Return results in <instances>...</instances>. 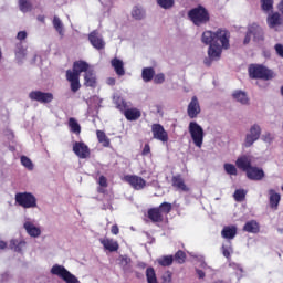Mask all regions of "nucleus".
Returning a JSON list of instances; mask_svg holds the SVG:
<instances>
[{
    "label": "nucleus",
    "mask_w": 283,
    "mask_h": 283,
    "mask_svg": "<svg viewBox=\"0 0 283 283\" xmlns=\"http://www.w3.org/2000/svg\"><path fill=\"white\" fill-rule=\"evenodd\" d=\"M119 265L124 271H127L129 269V263L132 262V259H129L127 255H119Z\"/></svg>",
    "instance_id": "40"
},
{
    "label": "nucleus",
    "mask_w": 283,
    "mask_h": 283,
    "mask_svg": "<svg viewBox=\"0 0 283 283\" xmlns=\"http://www.w3.org/2000/svg\"><path fill=\"white\" fill-rule=\"evenodd\" d=\"M235 202H244L247 198V191L244 189H237L233 193Z\"/></svg>",
    "instance_id": "38"
},
{
    "label": "nucleus",
    "mask_w": 283,
    "mask_h": 283,
    "mask_svg": "<svg viewBox=\"0 0 283 283\" xmlns=\"http://www.w3.org/2000/svg\"><path fill=\"white\" fill-rule=\"evenodd\" d=\"M97 81H96V73L94 70H90L84 74V86L92 87L93 90L96 88Z\"/></svg>",
    "instance_id": "19"
},
{
    "label": "nucleus",
    "mask_w": 283,
    "mask_h": 283,
    "mask_svg": "<svg viewBox=\"0 0 283 283\" xmlns=\"http://www.w3.org/2000/svg\"><path fill=\"white\" fill-rule=\"evenodd\" d=\"M30 101H36V103H42L43 105L52 103L54 101V94L42 91H32L29 93Z\"/></svg>",
    "instance_id": "8"
},
{
    "label": "nucleus",
    "mask_w": 283,
    "mask_h": 283,
    "mask_svg": "<svg viewBox=\"0 0 283 283\" xmlns=\"http://www.w3.org/2000/svg\"><path fill=\"white\" fill-rule=\"evenodd\" d=\"M233 98L238 103H241V105H249V97L247 96L245 92L242 91H235L233 93Z\"/></svg>",
    "instance_id": "30"
},
{
    "label": "nucleus",
    "mask_w": 283,
    "mask_h": 283,
    "mask_svg": "<svg viewBox=\"0 0 283 283\" xmlns=\"http://www.w3.org/2000/svg\"><path fill=\"white\" fill-rule=\"evenodd\" d=\"M96 136H97L98 143H101V145H103V147H109V145H112L109 137H107L105 132L96 130Z\"/></svg>",
    "instance_id": "31"
},
{
    "label": "nucleus",
    "mask_w": 283,
    "mask_h": 283,
    "mask_svg": "<svg viewBox=\"0 0 283 283\" xmlns=\"http://www.w3.org/2000/svg\"><path fill=\"white\" fill-rule=\"evenodd\" d=\"M171 186L177 191H182L184 193H189V191H191V189L185 182V178H182V175L180 174L172 176Z\"/></svg>",
    "instance_id": "11"
},
{
    "label": "nucleus",
    "mask_w": 283,
    "mask_h": 283,
    "mask_svg": "<svg viewBox=\"0 0 283 283\" xmlns=\"http://www.w3.org/2000/svg\"><path fill=\"white\" fill-rule=\"evenodd\" d=\"M196 272H197V275H198L199 280L205 279V272L202 270L197 269Z\"/></svg>",
    "instance_id": "60"
},
{
    "label": "nucleus",
    "mask_w": 283,
    "mask_h": 283,
    "mask_svg": "<svg viewBox=\"0 0 283 283\" xmlns=\"http://www.w3.org/2000/svg\"><path fill=\"white\" fill-rule=\"evenodd\" d=\"M159 209V212L161 216H169L171 213V209H174V206L170 202H163L160 206L157 207Z\"/></svg>",
    "instance_id": "33"
},
{
    "label": "nucleus",
    "mask_w": 283,
    "mask_h": 283,
    "mask_svg": "<svg viewBox=\"0 0 283 283\" xmlns=\"http://www.w3.org/2000/svg\"><path fill=\"white\" fill-rule=\"evenodd\" d=\"M223 169L228 176H238V168L233 164H224Z\"/></svg>",
    "instance_id": "39"
},
{
    "label": "nucleus",
    "mask_w": 283,
    "mask_h": 283,
    "mask_svg": "<svg viewBox=\"0 0 283 283\" xmlns=\"http://www.w3.org/2000/svg\"><path fill=\"white\" fill-rule=\"evenodd\" d=\"M15 202L19 207H23V209H35L36 197L32 192H18L15 195Z\"/></svg>",
    "instance_id": "6"
},
{
    "label": "nucleus",
    "mask_w": 283,
    "mask_h": 283,
    "mask_svg": "<svg viewBox=\"0 0 283 283\" xmlns=\"http://www.w3.org/2000/svg\"><path fill=\"white\" fill-rule=\"evenodd\" d=\"M146 280L148 283H158V277H156V270H154V268H147Z\"/></svg>",
    "instance_id": "35"
},
{
    "label": "nucleus",
    "mask_w": 283,
    "mask_h": 283,
    "mask_svg": "<svg viewBox=\"0 0 283 283\" xmlns=\"http://www.w3.org/2000/svg\"><path fill=\"white\" fill-rule=\"evenodd\" d=\"M20 160H21V165H23V167L29 169V171H32V169H34V164H32V159L31 158H28L27 156H22L20 158Z\"/></svg>",
    "instance_id": "43"
},
{
    "label": "nucleus",
    "mask_w": 283,
    "mask_h": 283,
    "mask_svg": "<svg viewBox=\"0 0 283 283\" xmlns=\"http://www.w3.org/2000/svg\"><path fill=\"white\" fill-rule=\"evenodd\" d=\"M202 112L200 108V101H198L197 96H192L190 103L188 104L187 107V115L193 119L198 118V115Z\"/></svg>",
    "instance_id": "12"
},
{
    "label": "nucleus",
    "mask_w": 283,
    "mask_h": 283,
    "mask_svg": "<svg viewBox=\"0 0 283 283\" xmlns=\"http://www.w3.org/2000/svg\"><path fill=\"white\" fill-rule=\"evenodd\" d=\"M269 196L270 208H272L274 211H277V208L280 207V200H282V196L277 193L274 189L269 190Z\"/></svg>",
    "instance_id": "17"
},
{
    "label": "nucleus",
    "mask_w": 283,
    "mask_h": 283,
    "mask_svg": "<svg viewBox=\"0 0 283 283\" xmlns=\"http://www.w3.org/2000/svg\"><path fill=\"white\" fill-rule=\"evenodd\" d=\"M23 228L31 238H39L41 235V228L34 226L31 221H25Z\"/></svg>",
    "instance_id": "21"
},
{
    "label": "nucleus",
    "mask_w": 283,
    "mask_h": 283,
    "mask_svg": "<svg viewBox=\"0 0 283 283\" xmlns=\"http://www.w3.org/2000/svg\"><path fill=\"white\" fill-rule=\"evenodd\" d=\"M153 78H154V83L156 85H161V83H165V74H163V73H158Z\"/></svg>",
    "instance_id": "48"
},
{
    "label": "nucleus",
    "mask_w": 283,
    "mask_h": 283,
    "mask_svg": "<svg viewBox=\"0 0 283 283\" xmlns=\"http://www.w3.org/2000/svg\"><path fill=\"white\" fill-rule=\"evenodd\" d=\"M154 76H156V71L154 67H144L142 71V78L144 83H149L154 81Z\"/></svg>",
    "instance_id": "26"
},
{
    "label": "nucleus",
    "mask_w": 283,
    "mask_h": 283,
    "mask_svg": "<svg viewBox=\"0 0 283 283\" xmlns=\"http://www.w3.org/2000/svg\"><path fill=\"white\" fill-rule=\"evenodd\" d=\"M279 10H280V12H282L283 13V0L280 2V4H279Z\"/></svg>",
    "instance_id": "63"
},
{
    "label": "nucleus",
    "mask_w": 283,
    "mask_h": 283,
    "mask_svg": "<svg viewBox=\"0 0 283 283\" xmlns=\"http://www.w3.org/2000/svg\"><path fill=\"white\" fill-rule=\"evenodd\" d=\"M147 217L150 219V221H153L154 223L156 222H164L165 221V217L161 214L160 210L158 209V207L155 208H150L147 211Z\"/></svg>",
    "instance_id": "20"
},
{
    "label": "nucleus",
    "mask_w": 283,
    "mask_h": 283,
    "mask_svg": "<svg viewBox=\"0 0 283 283\" xmlns=\"http://www.w3.org/2000/svg\"><path fill=\"white\" fill-rule=\"evenodd\" d=\"M248 74L249 77L253 80L271 81V78H273V71L262 64H250Z\"/></svg>",
    "instance_id": "4"
},
{
    "label": "nucleus",
    "mask_w": 283,
    "mask_h": 283,
    "mask_svg": "<svg viewBox=\"0 0 283 283\" xmlns=\"http://www.w3.org/2000/svg\"><path fill=\"white\" fill-rule=\"evenodd\" d=\"M117 109H119V112H123L125 114V112H127V109H129L127 106V102H125L123 99L120 102H118Z\"/></svg>",
    "instance_id": "49"
},
{
    "label": "nucleus",
    "mask_w": 283,
    "mask_h": 283,
    "mask_svg": "<svg viewBox=\"0 0 283 283\" xmlns=\"http://www.w3.org/2000/svg\"><path fill=\"white\" fill-rule=\"evenodd\" d=\"M186 260H187V254L182 250H179L175 254V262H177V264H185Z\"/></svg>",
    "instance_id": "44"
},
{
    "label": "nucleus",
    "mask_w": 283,
    "mask_h": 283,
    "mask_svg": "<svg viewBox=\"0 0 283 283\" xmlns=\"http://www.w3.org/2000/svg\"><path fill=\"white\" fill-rule=\"evenodd\" d=\"M261 8L263 12H271L273 10V0H261Z\"/></svg>",
    "instance_id": "45"
},
{
    "label": "nucleus",
    "mask_w": 283,
    "mask_h": 283,
    "mask_svg": "<svg viewBox=\"0 0 283 283\" xmlns=\"http://www.w3.org/2000/svg\"><path fill=\"white\" fill-rule=\"evenodd\" d=\"M243 231H247V233H260V223L255 220L248 221L243 227Z\"/></svg>",
    "instance_id": "27"
},
{
    "label": "nucleus",
    "mask_w": 283,
    "mask_h": 283,
    "mask_svg": "<svg viewBox=\"0 0 283 283\" xmlns=\"http://www.w3.org/2000/svg\"><path fill=\"white\" fill-rule=\"evenodd\" d=\"M283 23V19H282V15L277 12L275 13H272L269 18H268V24L271 27V28H275L277 25H282Z\"/></svg>",
    "instance_id": "28"
},
{
    "label": "nucleus",
    "mask_w": 283,
    "mask_h": 283,
    "mask_svg": "<svg viewBox=\"0 0 283 283\" xmlns=\"http://www.w3.org/2000/svg\"><path fill=\"white\" fill-rule=\"evenodd\" d=\"M18 41H25L28 39V32L25 31H20L17 34Z\"/></svg>",
    "instance_id": "53"
},
{
    "label": "nucleus",
    "mask_w": 283,
    "mask_h": 283,
    "mask_svg": "<svg viewBox=\"0 0 283 283\" xmlns=\"http://www.w3.org/2000/svg\"><path fill=\"white\" fill-rule=\"evenodd\" d=\"M107 85H116V78L114 77H108L107 81H106Z\"/></svg>",
    "instance_id": "59"
},
{
    "label": "nucleus",
    "mask_w": 283,
    "mask_h": 283,
    "mask_svg": "<svg viewBox=\"0 0 283 283\" xmlns=\"http://www.w3.org/2000/svg\"><path fill=\"white\" fill-rule=\"evenodd\" d=\"M245 174L249 180H262L264 178V170L255 166H252Z\"/></svg>",
    "instance_id": "16"
},
{
    "label": "nucleus",
    "mask_w": 283,
    "mask_h": 283,
    "mask_svg": "<svg viewBox=\"0 0 283 283\" xmlns=\"http://www.w3.org/2000/svg\"><path fill=\"white\" fill-rule=\"evenodd\" d=\"M69 127L73 134H76L77 136H78V134H81V124H78L76 118H74V117L69 118Z\"/></svg>",
    "instance_id": "32"
},
{
    "label": "nucleus",
    "mask_w": 283,
    "mask_h": 283,
    "mask_svg": "<svg viewBox=\"0 0 283 283\" xmlns=\"http://www.w3.org/2000/svg\"><path fill=\"white\" fill-rule=\"evenodd\" d=\"M88 41L95 50H105V41L98 35L97 31H93L88 34Z\"/></svg>",
    "instance_id": "14"
},
{
    "label": "nucleus",
    "mask_w": 283,
    "mask_h": 283,
    "mask_svg": "<svg viewBox=\"0 0 283 283\" xmlns=\"http://www.w3.org/2000/svg\"><path fill=\"white\" fill-rule=\"evenodd\" d=\"M250 34L253 36L254 41H264V30L258 23H252L248 25Z\"/></svg>",
    "instance_id": "15"
},
{
    "label": "nucleus",
    "mask_w": 283,
    "mask_h": 283,
    "mask_svg": "<svg viewBox=\"0 0 283 283\" xmlns=\"http://www.w3.org/2000/svg\"><path fill=\"white\" fill-rule=\"evenodd\" d=\"M274 50H275L276 54H277L281 59H283V44H280V43L275 44V45H274Z\"/></svg>",
    "instance_id": "51"
},
{
    "label": "nucleus",
    "mask_w": 283,
    "mask_h": 283,
    "mask_svg": "<svg viewBox=\"0 0 283 283\" xmlns=\"http://www.w3.org/2000/svg\"><path fill=\"white\" fill-rule=\"evenodd\" d=\"M262 135V128L260 125L254 124L250 128V133L245 136V147H252L253 143L260 140V136Z\"/></svg>",
    "instance_id": "9"
},
{
    "label": "nucleus",
    "mask_w": 283,
    "mask_h": 283,
    "mask_svg": "<svg viewBox=\"0 0 283 283\" xmlns=\"http://www.w3.org/2000/svg\"><path fill=\"white\" fill-rule=\"evenodd\" d=\"M124 116L126 120H138V118L143 116V113H140V109L138 108H128L124 112Z\"/></svg>",
    "instance_id": "24"
},
{
    "label": "nucleus",
    "mask_w": 283,
    "mask_h": 283,
    "mask_svg": "<svg viewBox=\"0 0 283 283\" xmlns=\"http://www.w3.org/2000/svg\"><path fill=\"white\" fill-rule=\"evenodd\" d=\"M153 137L160 143H167L169 140V134L165 130V127L160 124L151 125Z\"/></svg>",
    "instance_id": "10"
},
{
    "label": "nucleus",
    "mask_w": 283,
    "mask_h": 283,
    "mask_svg": "<svg viewBox=\"0 0 283 283\" xmlns=\"http://www.w3.org/2000/svg\"><path fill=\"white\" fill-rule=\"evenodd\" d=\"M221 235L226 240H233V238H235V235H238V227H235V226L223 227V229L221 231Z\"/></svg>",
    "instance_id": "23"
},
{
    "label": "nucleus",
    "mask_w": 283,
    "mask_h": 283,
    "mask_svg": "<svg viewBox=\"0 0 283 283\" xmlns=\"http://www.w3.org/2000/svg\"><path fill=\"white\" fill-rule=\"evenodd\" d=\"M53 28L54 30H56V32L60 34V36L64 35V31H63V22L61 21L60 17H54L53 18Z\"/></svg>",
    "instance_id": "34"
},
{
    "label": "nucleus",
    "mask_w": 283,
    "mask_h": 283,
    "mask_svg": "<svg viewBox=\"0 0 283 283\" xmlns=\"http://www.w3.org/2000/svg\"><path fill=\"white\" fill-rule=\"evenodd\" d=\"M157 3L164 9V10H171L174 8V4L176 3L174 0H157Z\"/></svg>",
    "instance_id": "42"
},
{
    "label": "nucleus",
    "mask_w": 283,
    "mask_h": 283,
    "mask_svg": "<svg viewBox=\"0 0 283 283\" xmlns=\"http://www.w3.org/2000/svg\"><path fill=\"white\" fill-rule=\"evenodd\" d=\"M224 258H227L229 260V258H231V254L233 253V250H223L222 251Z\"/></svg>",
    "instance_id": "58"
},
{
    "label": "nucleus",
    "mask_w": 283,
    "mask_h": 283,
    "mask_svg": "<svg viewBox=\"0 0 283 283\" xmlns=\"http://www.w3.org/2000/svg\"><path fill=\"white\" fill-rule=\"evenodd\" d=\"M188 132L192 138V143L199 149L202 147V143H205V129L196 122H190L188 126Z\"/></svg>",
    "instance_id": "5"
},
{
    "label": "nucleus",
    "mask_w": 283,
    "mask_h": 283,
    "mask_svg": "<svg viewBox=\"0 0 283 283\" xmlns=\"http://www.w3.org/2000/svg\"><path fill=\"white\" fill-rule=\"evenodd\" d=\"M18 6L23 13L32 10V2H30V0H18Z\"/></svg>",
    "instance_id": "36"
},
{
    "label": "nucleus",
    "mask_w": 283,
    "mask_h": 283,
    "mask_svg": "<svg viewBox=\"0 0 283 283\" xmlns=\"http://www.w3.org/2000/svg\"><path fill=\"white\" fill-rule=\"evenodd\" d=\"M90 72V64L83 60L73 63V70L66 71V81L70 83L71 92L76 94L81 90V74Z\"/></svg>",
    "instance_id": "2"
},
{
    "label": "nucleus",
    "mask_w": 283,
    "mask_h": 283,
    "mask_svg": "<svg viewBox=\"0 0 283 283\" xmlns=\"http://www.w3.org/2000/svg\"><path fill=\"white\" fill-rule=\"evenodd\" d=\"M73 151L75 156L82 159L90 158V147L83 142H75L73 144Z\"/></svg>",
    "instance_id": "13"
},
{
    "label": "nucleus",
    "mask_w": 283,
    "mask_h": 283,
    "mask_svg": "<svg viewBox=\"0 0 283 283\" xmlns=\"http://www.w3.org/2000/svg\"><path fill=\"white\" fill-rule=\"evenodd\" d=\"M38 21L45 23V15H38Z\"/></svg>",
    "instance_id": "62"
},
{
    "label": "nucleus",
    "mask_w": 283,
    "mask_h": 283,
    "mask_svg": "<svg viewBox=\"0 0 283 283\" xmlns=\"http://www.w3.org/2000/svg\"><path fill=\"white\" fill-rule=\"evenodd\" d=\"M235 165L238 169H241V171H244L247 174L248 170L252 167L251 157L243 155L237 159Z\"/></svg>",
    "instance_id": "18"
},
{
    "label": "nucleus",
    "mask_w": 283,
    "mask_h": 283,
    "mask_svg": "<svg viewBox=\"0 0 283 283\" xmlns=\"http://www.w3.org/2000/svg\"><path fill=\"white\" fill-rule=\"evenodd\" d=\"M149 154H151V147L149 146V144H145L142 156H149Z\"/></svg>",
    "instance_id": "54"
},
{
    "label": "nucleus",
    "mask_w": 283,
    "mask_h": 283,
    "mask_svg": "<svg viewBox=\"0 0 283 283\" xmlns=\"http://www.w3.org/2000/svg\"><path fill=\"white\" fill-rule=\"evenodd\" d=\"M125 182H127L135 191H140L147 187V181L138 175L124 176Z\"/></svg>",
    "instance_id": "7"
},
{
    "label": "nucleus",
    "mask_w": 283,
    "mask_h": 283,
    "mask_svg": "<svg viewBox=\"0 0 283 283\" xmlns=\"http://www.w3.org/2000/svg\"><path fill=\"white\" fill-rule=\"evenodd\" d=\"M63 281L66 283H81V281H78V279L70 271L65 274Z\"/></svg>",
    "instance_id": "46"
},
{
    "label": "nucleus",
    "mask_w": 283,
    "mask_h": 283,
    "mask_svg": "<svg viewBox=\"0 0 283 283\" xmlns=\"http://www.w3.org/2000/svg\"><path fill=\"white\" fill-rule=\"evenodd\" d=\"M231 39V32L227 29L219 28L213 31H205L201 35V43L209 45L208 48V59L205 61L206 65H211V61H220L222 57V50H229L231 44L229 43Z\"/></svg>",
    "instance_id": "1"
},
{
    "label": "nucleus",
    "mask_w": 283,
    "mask_h": 283,
    "mask_svg": "<svg viewBox=\"0 0 283 283\" xmlns=\"http://www.w3.org/2000/svg\"><path fill=\"white\" fill-rule=\"evenodd\" d=\"M157 262L160 266H171V264H174V255L161 256Z\"/></svg>",
    "instance_id": "37"
},
{
    "label": "nucleus",
    "mask_w": 283,
    "mask_h": 283,
    "mask_svg": "<svg viewBox=\"0 0 283 283\" xmlns=\"http://www.w3.org/2000/svg\"><path fill=\"white\" fill-rule=\"evenodd\" d=\"M98 185H99V187L107 188V177L103 176V175L99 176Z\"/></svg>",
    "instance_id": "52"
},
{
    "label": "nucleus",
    "mask_w": 283,
    "mask_h": 283,
    "mask_svg": "<svg viewBox=\"0 0 283 283\" xmlns=\"http://www.w3.org/2000/svg\"><path fill=\"white\" fill-rule=\"evenodd\" d=\"M111 233H112L113 235H118V233H120V229L118 228V224L112 226V228H111Z\"/></svg>",
    "instance_id": "56"
},
{
    "label": "nucleus",
    "mask_w": 283,
    "mask_h": 283,
    "mask_svg": "<svg viewBox=\"0 0 283 283\" xmlns=\"http://www.w3.org/2000/svg\"><path fill=\"white\" fill-rule=\"evenodd\" d=\"M163 283H171V272L164 273Z\"/></svg>",
    "instance_id": "55"
},
{
    "label": "nucleus",
    "mask_w": 283,
    "mask_h": 283,
    "mask_svg": "<svg viewBox=\"0 0 283 283\" xmlns=\"http://www.w3.org/2000/svg\"><path fill=\"white\" fill-rule=\"evenodd\" d=\"M230 266H232L234 269V271H237V275H239V277H242V266H240V264L238 263H230Z\"/></svg>",
    "instance_id": "50"
},
{
    "label": "nucleus",
    "mask_w": 283,
    "mask_h": 283,
    "mask_svg": "<svg viewBox=\"0 0 283 283\" xmlns=\"http://www.w3.org/2000/svg\"><path fill=\"white\" fill-rule=\"evenodd\" d=\"M132 17L134 19H137V21H140V19H143V17H144L143 10H140L139 8L133 9Z\"/></svg>",
    "instance_id": "47"
},
{
    "label": "nucleus",
    "mask_w": 283,
    "mask_h": 283,
    "mask_svg": "<svg viewBox=\"0 0 283 283\" xmlns=\"http://www.w3.org/2000/svg\"><path fill=\"white\" fill-rule=\"evenodd\" d=\"M188 19H190L193 25L200 27L209 23V21H211V15L205 7L199 4L197 8H193L188 12Z\"/></svg>",
    "instance_id": "3"
},
{
    "label": "nucleus",
    "mask_w": 283,
    "mask_h": 283,
    "mask_svg": "<svg viewBox=\"0 0 283 283\" xmlns=\"http://www.w3.org/2000/svg\"><path fill=\"white\" fill-rule=\"evenodd\" d=\"M67 269L63 265L54 264L51 268V275H57V277H61V280H64L65 275H67Z\"/></svg>",
    "instance_id": "25"
},
{
    "label": "nucleus",
    "mask_w": 283,
    "mask_h": 283,
    "mask_svg": "<svg viewBox=\"0 0 283 283\" xmlns=\"http://www.w3.org/2000/svg\"><path fill=\"white\" fill-rule=\"evenodd\" d=\"M201 266H202V269H208L207 263H205V262H201Z\"/></svg>",
    "instance_id": "64"
},
{
    "label": "nucleus",
    "mask_w": 283,
    "mask_h": 283,
    "mask_svg": "<svg viewBox=\"0 0 283 283\" xmlns=\"http://www.w3.org/2000/svg\"><path fill=\"white\" fill-rule=\"evenodd\" d=\"M0 249H8V243L0 241Z\"/></svg>",
    "instance_id": "61"
},
{
    "label": "nucleus",
    "mask_w": 283,
    "mask_h": 283,
    "mask_svg": "<svg viewBox=\"0 0 283 283\" xmlns=\"http://www.w3.org/2000/svg\"><path fill=\"white\" fill-rule=\"evenodd\" d=\"M251 33H250V31H249V29H248V31H247V34H245V38H244V40H243V43H244V45H248V43H251Z\"/></svg>",
    "instance_id": "57"
},
{
    "label": "nucleus",
    "mask_w": 283,
    "mask_h": 283,
    "mask_svg": "<svg viewBox=\"0 0 283 283\" xmlns=\"http://www.w3.org/2000/svg\"><path fill=\"white\" fill-rule=\"evenodd\" d=\"M27 50L25 48H23V44L22 43H18L17 44V49H15V56L17 59H25V55H27Z\"/></svg>",
    "instance_id": "41"
},
{
    "label": "nucleus",
    "mask_w": 283,
    "mask_h": 283,
    "mask_svg": "<svg viewBox=\"0 0 283 283\" xmlns=\"http://www.w3.org/2000/svg\"><path fill=\"white\" fill-rule=\"evenodd\" d=\"M111 65L115 70L117 76H125V63H123V60L114 57L111 61Z\"/></svg>",
    "instance_id": "22"
},
{
    "label": "nucleus",
    "mask_w": 283,
    "mask_h": 283,
    "mask_svg": "<svg viewBox=\"0 0 283 283\" xmlns=\"http://www.w3.org/2000/svg\"><path fill=\"white\" fill-rule=\"evenodd\" d=\"M101 244L104 249H118V241L109 239L107 237L99 239Z\"/></svg>",
    "instance_id": "29"
}]
</instances>
